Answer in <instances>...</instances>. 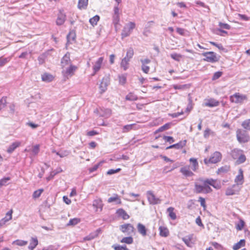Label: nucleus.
Wrapping results in <instances>:
<instances>
[{
  "instance_id": "1",
  "label": "nucleus",
  "mask_w": 250,
  "mask_h": 250,
  "mask_svg": "<svg viewBox=\"0 0 250 250\" xmlns=\"http://www.w3.org/2000/svg\"><path fill=\"white\" fill-rule=\"evenodd\" d=\"M202 55L205 57L203 59V61L211 63L219 61L220 59V56L213 51L204 52L202 53Z\"/></svg>"
},
{
  "instance_id": "2",
  "label": "nucleus",
  "mask_w": 250,
  "mask_h": 250,
  "mask_svg": "<svg viewBox=\"0 0 250 250\" xmlns=\"http://www.w3.org/2000/svg\"><path fill=\"white\" fill-rule=\"evenodd\" d=\"M135 26L136 24L134 22L130 21L126 24L122 31L121 36L122 38L129 36Z\"/></svg>"
},
{
  "instance_id": "3",
  "label": "nucleus",
  "mask_w": 250,
  "mask_h": 250,
  "mask_svg": "<svg viewBox=\"0 0 250 250\" xmlns=\"http://www.w3.org/2000/svg\"><path fill=\"white\" fill-rule=\"evenodd\" d=\"M222 159V154L219 151L214 152L209 159L205 158L204 163L208 165L209 163L216 164L220 162Z\"/></svg>"
},
{
  "instance_id": "4",
  "label": "nucleus",
  "mask_w": 250,
  "mask_h": 250,
  "mask_svg": "<svg viewBox=\"0 0 250 250\" xmlns=\"http://www.w3.org/2000/svg\"><path fill=\"white\" fill-rule=\"evenodd\" d=\"M236 137L238 141L240 143H246L250 140L248 134L241 129H238L236 131Z\"/></svg>"
},
{
  "instance_id": "5",
  "label": "nucleus",
  "mask_w": 250,
  "mask_h": 250,
  "mask_svg": "<svg viewBox=\"0 0 250 250\" xmlns=\"http://www.w3.org/2000/svg\"><path fill=\"white\" fill-rule=\"evenodd\" d=\"M229 99L231 102L239 104L242 103L245 100L247 99V97L246 95L236 93L233 95L230 96Z\"/></svg>"
},
{
  "instance_id": "6",
  "label": "nucleus",
  "mask_w": 250,
  "mask_h": 250,
  "mask_svg": "<svg viewBox=\"0 0 250 250\" xmlns=\"http://www.w3.org/2000/svg\"><path fill=\"white\" fill-rule=\"evenodd\" d=\"M120 229L124 233L127 235H131L134 232L135 228L132 225L129 223L125 224L120 226Z\"/></svg>"
},
{
  "instance_id": "7",
  "label": "nucleus",
  "mask_w": 250,
  "mask_h": 250,
  "mask_svg": "<svg viewBox=\"0 0 250 250\" xmlns=\"http://www.w3.org/2000/svg\"><path fill=\"white\" fill-rule=\"evenodd\" d=\"M104 58L101 57L98 58L93 66V73L92 76H94L101 68Z\"/></svg>"
},
{
  "instance_id": "8",
  "label": "nucleus",
  "mask_w": 250,
  "mask_h": 250,
  "mask_svg": "<svg viewBox=\"0 0 250 250\" xmlns=\"http://www.w3.org/2000/svg\"><path fill=\"white\" fill-rule=\"evenodd\" d=\"M66 16L63 10H60L57 15L56 24L58 25H62L65 22Z\"/></svg>"
},
{
  "instance_id": "9",
  "label": "nucleus",
  "mask_w": 250,
  "mask_h": 250,
  "mask_svg": "<svg viewBox=\"0 0 250 250\" xmlns=\"http://www.w3.org/2000/svg\"><path fill=\"white\" fill-rule=\"evenodd\" d=\"M147 199L150 204L156 205L161 203V200L155 197V195L151 191L147 192Z\"/></svg>"
},
{
  "instance_id": "10",
  "label": "nucleus",
  "mask_w": 250,
  "mask_h": 250,
  "mask_svg": "<svg viewBox=\"0 0 250 250\" xmlns=\"http://www.w3.org/2000/svg\"><path fill=\"white\" fill-rule=\"evenodd\" d=\"M76 33L73 30L69 32V34L67 35V42L66 45L67 46L69 44H72L76 40Z\"/></svg>"
},
{
  "instance_id": "11",
  "label": "nucleus",
  "mask_w": 250,
  "mask_h": 250,
  "mask_svg": "<svg viewBox=\"0 0 250 250\" xmlns=\"http://www.w3.org/2000/svg\"><path fill=\"white\" fill-rule=\"evenodd\" d=\"M186 143H187L186 140L181 141L177 144H173V145H170L169 146H167L166 148V149H171V148H175L177 149H181L186 145Z\"/></svg>"
},
{
  "instance_id": "12",
  "label": "nucleus",
  "mask_w": 250,
  "mask_h": 250,
  "mask_svg": "<svg viewBox=\"0 0 250 250\" xmlns=\"http://www.w3.org/2000/svg\"><path fill=\"white\" fill-rule=\"evenodd\" d=\"M140 61L142 63V70L144 73H148L149 71V67L146 64L150 63V60L148 59H141Z\"/></svg>"
},
{
  "instance_id": "13",
  "label": "nucleus",
  "mask_w": 250,
  "mask_h": 250,
  "mask_svg": "<svg viewBox=\"0 0 250 250\" xmlns=\"http://www.w3.org/2000/svg\"><path fill=\"white\" fill-rule=\"evenodd\" d=\"M109 84L108 78L107 77H104L103 78L101 83L100 84V89L101 90V92H104L107 89V87Z\"/></svg>"
},
{
  "instance_id": "14",
  "label": "nucleus",
  "mask_w": 250,
  "mask_h": 250,
  "mask_svg": "<svg viewBox=\"0 0 250 250\" xmlns=\"http://www.w3.org/2000/svg\"><path fill=\"white\" fill-rule=\"evenodd\" d=\"M71 63L70 59V55L69 53H66L62 59L61 65L62 67H64L66 65H70Z\"/></svg>"
},
{
  "instance_id": "15",
  "label": "nucleus",
  "mask_w": 250,
  "mask_h": 250,
  "mask_svg": "<svg viewBox=\"0 0 250 250\" xmlns=\"http://www.w3.org/2000/svg\"><path fill=\"white\" fill-rule=\"evenodd\" d=\"M93 206L96 208V211L99 208L100 211H102L104 206L102 200L101 198H98L93 201Z\"/></svg>"
},
{
  "instance_id": "16",
  "label": "nucleus",
  "mask_w": 250,
  "mask_h": 250,
  "mask_svg": "<svg viewBox=\"0 0 250 250\" xmlns=\"http://www.w3.org/2000/svg\"><path fill=\"white\" fill-rule=\"evenodd\" d=\"M137 229L138 232L143 236L146 235L147 229L143 224L140 223H138L137 226Z\"/></svg>"
},
{
  "instance_id": "17",
  "label": "nucleus",
  "mask_w": 250,
  "mask_h": 250,
  "mask_svg": "<svg viewBox=\"0 0 250 250\" xmlns=\"http://www.w3.org/2000/svg\"><path fill=\"white\" fill-rule=\"evenodd\" d=\"M113 202H115L116 204H122L121 200L119 196L117 194H114L113 196L109 198L107 200V202L108 203H111Z\"/></svg>"
},
{
  "instance_id": "18",
  "label": "nucleus",
  "mask_w": 250,
  "mask_h": 250,
  "mask_svg": "<svg viewBox=\"0 0 250 250\" xmlns=\"http://www.w3.org/2000/svg\"><path fill=\"white\" fill-rule=\"evenodd\" d=\"M12 213L13 211L12 209L9 210L7 212V216H8V218H6V217H4L0 220V227H2L6 223V222L12 219Z\"/></svg>"
},
{
  "instance_id": "19",
  "label": "nucleus",
  "mask_w": 250,
  "mask_h": 250,
  "mask_svg": "<svg viewBox=\"0 0 250 250\" xmlns=\"http://www.w3.org/2000/svg\"><path fill=\"white\" fill-rule=\"evenodd\" d=\"M116 213L118 216L122 217L124 220H126L129 218V216L123 208L118 209L116 211Z\"/></svg>"
},
{
  "instance_id": "20",
  "label": "nucleus",
  "mask_w": 250,
  "mask_h": 250,
  "mask_svg": "<svg viewBox=\"0 0 250 250\" xmlns=\"http://www.w3.org/2000/svg\"><path fill=\"white\" fill-rule=\"evenodd\" d=\"M219 102L214 99H210L205 103V105L206 106L212 107L218 106Z\"/></svg>"
},
{
  "instance_id": "21",
  "label": "nucleus",
  "mask_w": 250,
  "mask_h": 250,
  "mask_svg": "<svg viewBox=\"0 0 250 250\" xmlns=\"http://www.w3.org/2000/svg\"><path fill=\"white\" fill-rule=\"evenodd\" d=\"M180 172L185 176V177H190L193 175V173L190 170L189 167H184L180 169Z\"/></svg>"
},
{
  "instance_id": "22",
  "label": "nucleus",
  "mask_w": 250,
  "mask_h": 250,
  "mask_svg": "<svg viewBox=\"0 0 250 250\" xmlns=\"http://www.w3.org/2000/svg\"><path fill=\"white\" fill-rule=\"evenodd\" d=\"M38 245V240L37 237H32L30 240V244L28 246V249L30 250H34L36 246Z\"/></svg>"
},
{
  "instance_id": "23",
  "label": "nucleus",
  "mask_w": 250,
  "mask_h": 250,
  "mask_svg": "<svg viewBox=\"0 0 250 250\" xmlns=\"http://www.w3.org/2000/svg\"><path fill=\"white\" fill-rule=\"evenodd\" d=\"M243 171L242 169H239V174L236 177L235 182L237 183L238 184H242L243 183Z\"/></svg>"
},
{
  "instance_id": "24",
  "label": "nucleus",
  "mask_w": 250,
  "mask_h": 250,
  "mask_svg": "<svg viewBox=\"0 0 250 250\" xmlns=\"http://www.w3.org/2000/svg\"><path fill=\"white\" fill-rule=\"evenodd\" d=\"M21 145V143L19 142H15L12 143L7 148V152L8 153H11L13 152L16 148L19 146Z\"/></svg>"
},
{
  "instance_id": "25",
  "label": "nucleus",
  "mask_w": 250,
  "mask_h": 250,
  "mask_svg": "<svg viewBox=\"0 0 250 250\" xmlns=\"http://www.w3.org/2000/svg\"><path fill=\"white\" fill-rule=\"evenodd\" d=\"M241 152H242V150L237 148H234L231 151L230 155L233 159H237Z\"/></svg>"
},
{
  "instance_id": "26",
  "label": "nucleus",
  "mask_w": 250,
  "mask_h": 250,
  "mask_svg": "<svg viewBox=\"0 0 250 250\" xmlns=\"http://www.w3.org/2000/svg\"><path fill=\"white\" fill-rule=\"evenodd\" d=\"M42 80L43 82H50L53 80V77L50 74L45 73L42 75Z\"/></svg>"
},
{
  "instance_id": "27",
  "label": "nucleus",
  "mask_w": 250,
  "mask_h": 250,
  "mask_svg": "<svg viewBox=\"0 0 250 250\" xmlns=\"http://www.w3.org/2000/svg\"><path fill=\"white\" fill-rule=\"evenodd\" d=\"M70 66L66 69L65 71V75L66 76L72 75L73 74L74 71L76 70L77 67L75 65H69Z\"/></svg>"
},
{
  "instance_id": "28",
  "label": "nucleus",
  "mask_w": 250,
  "mask_h": 250,
  "mask_svg": "<svg viewBox=\"0 0 250 250\" xmlns=\"http://www.w3.org/2000/svg\"><path fill=\"white\" fill-rule=\"evenodd\" d=\"M160 230V235L162 237H167L169 235L168 229L163 226H160L159 228Z\"/></svg>"
},
{
  "instance_id": "29",
  "label": "nucleus",
  "mask_w": 250,
  "mask_h": 250,
  "mask_svg": "<svg viewBox=\"0 0 250 250\" xmlns=\"http://www.w3.org/2000/svg\"><path fill=\"white\" fill-rule=\"evenodd\" d=\"M120 22V16L119 15H113L112 16V22L114 24L115 30L117 31V28L119 27Z\"/></svg>"
},
{
  "instance_id": "30",
  "label": "nucleus",
  "mask_w": 250,
  "mask_h": 250,
  "mask_svg": "<svg viewBox=\"0 0 250 250\" xmlns=\"http://www.w3.org/2000/svg\"><path fill=\"white\" fill-rule=\"evenodd\" d=\"M171 125V124L170 123H168L165 124L163 126H161V127H160L158 129H157L154 132V133L156 134L158 132H162L165 130L168 129L170 127Z\"/></svg>"
},
{
  "instance_id": "31",
  "label": "nucleus",
  "mask_w": 250,
  "mask_h": 250,
  "mask_svg": "<svg viewBox=\"0 0 250 250\" xmlns=\"http://www.w3.org/2000/svg\"><path fill=\"white\" fill-rule=\"evenodd\" d=\"M230 170V167L229 166L225 165L218 169L217 171L218 174H222L226 173Z\"/></svg>"
},
{
  "instance_id": "32",
  "label": "nucleus",
  "mask_w": 250,
  "mask_h": 250,
  "mask_svg": "<svg viewBox=\"0 0 250 250\" xmlns=\"http://www.w3.org/2000/svg\"><path fill=\"white\" fill-rule=\"evenodd\" d=\"M245 245V240L244 239L240 240L238 242L235 244L233 246L234 250H238L242 247L244 246Z\"/></svg>"
},
{
  "instance_id": "33",
  "label": "nucleus",
  "mask_w": 250,
  "mask_h": 250,
  "mask_svg": "<svg viewBox=\"0 0 250 250\" xmlns=\"http://www.w3.org/2000/svg\"><path fill=\"white\" fill-rule=\"evenodd\" d=\"M130 61L128 58H127V57H125L123 60H122L121 63V66L125 70H126L128 67V62Z\"/></svg>"
},
{
  "instance_id": "34",
  "label": "nucleus",
  "mask_w": 250,
  "mask_h": 250,
  "mask_svg": "<svg viewBox=\"0 0 250 250\" xmlns=\"http://www.w3.org/2000/svg\"><path fill=\"white\" fill-rule=\"evenodd\" d=\"M88 4V0H79L78 7L80 9H85Z\"/></svg>"
},
{
  "instance_id": "35",
  "label": "nucleus",
  "mask_w": 250,
  "mask_h": 250,
  "mask_svg": "<svg viewBox=\"0 0 250 250\" xmlns=\"http://www.w3.org/2000/svg\"><path fill=\"white\" fill-rule=\"evenodd\" d=\"M174 209V208L172 207H169L167 209V212L168 213L169 216L173 220H174L176 219V215L173 211Z\"/></svg>"
},
{
  "instance_id": "36",
  "label": "nucleus",
  "mask_w": 250,
  "mask_h": 250,
  "mask_svg": "<svg viewBox=\"0 0 250 250\" xmlns=\"http://www.w3.org/2000/svg\"><path fill=\"white\" fill-rule=\"evenodd\" d=\"M100 20V16L98 15H96L93 17L90 18L89 19L90 23L93 26H94L97 24L98 21Z\"/></svg>"
},
{
  "instance_id": "37",
  "label": "nucleus",
  "mask_w": 250,
  "mask_h": 250,
  "mask_svg": "<svg viewBox=\"0 0 250 250\" xmlns=\"http://www.w3.org/2000/svg\"><path fill=\"white\" fill-rule=\"evenodd\" d=\"M120 242L122 243L131 244L133 242V239L131 236L125 237L122 238Z\"/></svg>"
},
{
  "instance_id": "38",
  "label": "nucleus",
  "mask_w": 250,
  "mask_h": 250,
  "mask_svg": "<svg viewBox=\"0 0 250 250\" xmlns=\"http://www.w3.org/2000/svg\"><path fill=\"white\" fill-rule=\"evenodd\" d=\"M28 242L22 240L17 239L12 242L13 245H16L19 246H24L27 244Z\"/></svg>"
},
{
  "instance_id": "39",
  "label": "nucleus",
  "mask_w": 250,
  "mask_h": 250,
  "mask_svg": "<svg viewBox=\"0 0 250 250\" xmlns=\"http://www.w3.org/2000/svg\"><path fill=\"white\" fill-rule=\"evenodd\" d=\"M125 100L129 101H134L138 100V97L134 94L129 93L125 96Z\"/></svg>"
},
{
  "instance_id": "40",
  "label": "nucleus",
  "mask_w": 250,
  "mask_h": 250,
  "mask_svg": "<svg viewBox=\"0 0 250 250\" xmlns=\"http://www.w3.org/2000/svg\"><path fill=\"white\" fill-rule=\"evenodd\" d=\"M195 192L197 193H204V185L202 186L195 184Z\"/></svg>"
},
{
  "instance_id": "41",
  "label": "nucleus",
  "mask_w": 250,
  "mask_h": 250,
  "mask_svg": "<svg viewBox=\"0 0 250 250\" xmlns=\"http://www.w3.org/2000/svg\"><path fill=\"white\" fill-rule=\"evenodd\" d=\"M237 159L236 163L237 164L239 165L244 163L246 161V158L245 155L243 154L242 152Z\"/></svg>"
},
{
  "instance_id": "42",
  "label": "nucleus",
  "mask_w": 250,
  "mask_h": 250,
  "mask_svg": "<svg viewBox=\"0 0 250 250\" xmlns=\"http://www.w3.org/2000/svg\"><path fill=\"white\" fill-rule=\"evenodd\" d=\"M170 56L172 59L177 62H179L180 61V59L182 58V55L176 53H171L170 55Z\"/></svg>"
},
{
  "instance_id": "43",
  "label": "nucleus",
  "mask_w": 250,
  "mask_h": 250,
  "mask_svg": "<svg viewBox=\"0 0 250 250\" xmlns=\"http://www.w3.org/2000/svg\"><path fill=\"white\" fill-rule=\"evenodd\" d=\"M79 222H80V219L75 218L73 219H71L68 223L67 224L68 226H74L78 224Z\"/></svg>"
},
{
  "instance_id": "44",
  "label": "nucleus",
  "mask_w": 250,
  "mask_h": 250,
  "mask_svg": "<svg viewBox=\"0 0 250 250\" xmlns=\"http://www.w3.org/2000/svg\"><path fill=\"white\" fill-rule=\"evenodd\" d=\"M112 248L114 250H129L126 245L120 246L119 245H114L112 246Z\"/></svg>"
},
{
  "instance_id": "45",
  "label": "nucleus",
  "mask_w": 250,
  "mask_h": 250,
  "mask_svg": "<svg viewBox=\"0 0 250 250\" xmlns=\"http://www.w3.org/2000/svg\"><path fill=\"white\" fill-rule=\"evenodd\" d=\"M134 55V50L132 47H130L127 49L126 52V56L125 57H127L130 60Z\"/></svg>"
},
{
  "instance_id": "46",
  "label": "nucleus",
  "mask_w": 250,
  "mask_h": 250,
  "mask_svg": "<svg viewBox=\"0 0 250 250\" xmlns=\"http://www.w3.org/2000/svg\"><path fill=\"white\" fill-rule=\"evenodd\" d=\"M6 99V97H2L0 100V111L6 106L7 104Z\"/></svg>"
},
{
  "instance_id": "47",
  "label": "nucleus",
  "mask_w": 250,
  "mask_h": 250,
  "mask_svg": "<svg viewBox=\"0 0 250 250\" xmlns=\"http://www.w3.org/2000/svg\"><path fill=\"white\" fill-rule=\"evenodd\" d=\"M103 163V161H101L98 164L95 165L92 167L89 168V171L90 173L93 172L95 171H96L100 166H102V164Z\"/></svg>"
},
{
  "instance_id": "48",
  "label": "nucleus",
  "mask_w": 250,
  "mask_h": 250,
  "mask_svg": "<svg viewBox=\"0 0 250 250\" xmlns=\"http://www.w3.org/2000/svg\"><path fill=\"white\" fill-rule=\"evenodd\" d=\"M245 225V222L242 219H240L239 222L236 225V229L238 230H241Z\"/></svg>"
},
{
  "instance_id": "49",
  "label": "nucleus",
  "mask_w": 250,
  "mask_h": 250,
  "mask_svg": "<svg viewBox=\"0 0 250 250\" xmlns=\"http://www.w3.org/2000/svg\"><path fill=\"white\" fill-rule=\"evenodd\" d=\"M242 126L246 129L250 130V119L245 120L242 123Z\"/></svg>"
},
{
  "instance_id": "50",
  "label": "nucleus",
  "mask_w": 250,
  "mask_h": 250,
  "mask_svg": "<svg viewBox=\"0 0 250 250\" xmlns=\"http://www.w3.org/2000/svg\"><path fill=\"white\" fill-rule=\"evenodd\" d=\"M10 180V178L9 177H4L0 180V188L2 186H6L7 184V182Z\"/></svg>"
},
{
  "instance_id": "51",
  "label": "nucleus",
  "mask_w": 250,
  "mask_h": 250,
  "mask_svg": "<svg viewBox=\"0 0 250 250\" xmlns=\"http://www.w3.org/2000/svg\"><path fill=\"white\" fill-rule=\"evenodd\" d=\"M190 162L192 163V169L194 171H195L197 167H198V162L197 161V160L194 158H190L189 160Z\"/></svg>"
},
{
  "instance_id": "52",
  "label": "nucleus",
  "mask_w": 250,
  "mask_h": 250,
  "mask_svg": "<svg viewBox=\"0 0 250 250\" xmlns=\"http://www.w3.org/2000/svg\"><path fill=\"white\" fill-rule=\"evenodd\" d=\"M43 191V189L42 188L35 191L33 194V197L34 198H37L39 197Z\"/></svg>"
},
{
  "instance_id": "53",
  "label": "nucleus",
  "mask_w": 250,
  "mask_h": 250,
  "mask_svg": "<svg viewBox=\"0 0 250 250\" xmlns=\"http://www.w3.org/2000/svg\"><path fill=\"white\" fill-rule=\"evenodd\" d=\"M182 239L188 247H192V243L191 242V238L190 237H185L183 238Z\"/></svg>"
},
{
  "instance_id": "54",
  "label": "nucleus",
  "mask_w": 250,
  "mask_h": 250,
  "mask_svg": "<svg viewBox=\"0 0 250 250\" xmlns=\"http://www.w3.org/2000/svg\"><path fill=\"white\" fill-rule=\"evenodd\" d=\"M163 139L166 142H169L170 144L173 143L175 141L174 138L171 136H164Z\"/></svg>"
},
{
  "instance_id": "55",
  "label": "nucleus",
  "mask_w": 250,
  "mask_h": 250,
  "mask_svg": "<svg viewBox=\"0 0 250 250\" xmlns=\"http://www.w3.org/2000/svg\"><path fill=\"white\" fill-rule=\"evenodd\" d=\"M219 26L220 28L222 29H226L228 30L230 29L231 28L230 26L228 23H225L221 22H220L219 23Z\"/></svg>"
},
{
  "instance_id": "56",
  "label": "nucleus",
  "mask_w": 250,
  "mask_h": 250,
  "mask_svg": "<svg viewBox=\"0 0 250 250\" xmlns=\"http://www.w3.org/2000/svg\"><path fill=\"white\" fill-rule=\"evenodd\" d=\"M133 125H134L133 124L127 125H125L123 127V132H128V131H129L131 129H132Z\"/></svg>"
},
{
  "instance_id": "57",
  "label": "nucleus",
  "mask_w": 250,
  "mask_h": 250,
  "mask_svg": "<svg viewBox=\"0 0 250 250\" xmlns=\"http://www.w3.org/2000/svg\"><path fill=\"white\" fill-rule=\"evenodd\" d=\"M222 75V72L220 71H217L214 73L212 80L214 81L219 79Z\"/></svg>"
},
{
  "instance_id": "58",
  "label": "nucleus",
  "mask_w": 250,
  "mask_h": 250,
  "mask_svg": "<svg viewBox=\"0 0 250 250\" xmlns=\"http://www.w3.org/2000/svg\"><path fill=\"white\" fill-rule=\"evenodd\" d=\"M121 169L120 168H117L116 169H111L107 171L106 174L107 175H112L116 173L119 172V171H121Z\"/></svg>"
},
{
  "instance_id": "59",
  "label": "nucleus",
  "mask_w": 250,
  "mask_h": 250,
  "mask_svg": "<svg viewBox=\"0 0 250 250\" xmlns=\"http://www.w3.org/2000/svg\"><path fill=\"white\" fill-rule=\"evenodd\" d=\"M235 194V191L232 188H228L226 191V195H233Z\"/></svg>"
},
{
  "instance_id": "60",
  "label": "nucleus",
  "mask_w": 250,
  "mask_h": 250,
  "mask_svg": "<svg viewBox=\"0 0 250 250\" xmlns=\"http://www.w3.org/2000/svg\"><path fill=\"white\" fill-rule=\"evenodd\" d=\"M40 151V146L39 145H36L34 146L32 149L33 153L36 155L38 154Z\"/></svg>"
},
{
  "instance_id": "61",
  "label": "nucleus",
  "mask_w": 250,
  "mask_h": 250,
  "mask_svg": "<svg viewBox=\"0 0 250 250\" xmlns=\"http://www.w3.org/2000/svg\"><path fill=\"white\" fill-rule=\"evenodd\" d=\"M212 245L214 247L215 249L218 250H222L223 249V247L219 243L213 242L212 243Z\"/></svg>"
},
{
  "instance_id": "62",
  "label": "nucleus",
  "mask_w": 250,
  "mask_h": 250,
  "mask_svg": "<svg viewBox=\"0 0 250 250\" xmlns=\"http://www.w3.org/2000/svg\"><path fill=\"white\" fill-rule=\"evenodd\" d=\"M210 186H212L214 188L217 189L220 188H221L220 184L217 183L216 180L214 179H213V181L212 182Z\"/></svg>"
},
{
  "instance_id": "63",
  "label": "nucleus",
  "mask_w": 250,
  "mask_h": 250,
  "mask_svg": "<svg viewBox=\"0 0 250 250\" xmlns=\"http://www.w3.org/2000/svg\"><path fill=\"white\" fill-rule=\"evenodd\" d=\"M210 186H212L214 188L217 189L220 188H221L220 184L217 183L216 180L214 179H213V181L212 182Z\"/></svg>"
},
{
  "instance_id": "64",
  "label": "nucleus",
  "mask_w": 250,
  "mask_h": 250,
  "mask_svg": "<svg viewBox=\"0 0 250 250\" xmlns=\"http://www.w3.org/2000/svg\"><path fill=\"white\" fill-rule=\"evenodd\" d=\"M203 184L204 188V193H208L212 191V189L208 185H206L205 184Z\"/></svg>"
}]
</instances>
